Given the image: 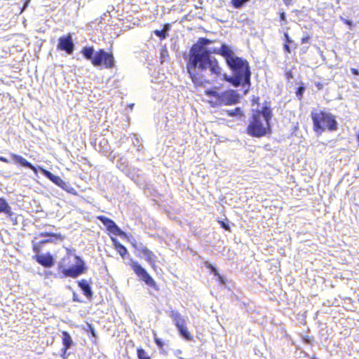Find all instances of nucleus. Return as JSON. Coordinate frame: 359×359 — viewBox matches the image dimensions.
Here are the masks:
<instances>
[{"label": "nucleus", "instance_id": "obj_35", "mask_svg": "<svg viewBox=\"0 0 359 359\" xmlns=\"http://www.w3.org/2000/svg\"><path fill=\"white\" fill-rule=\"evenodd\" d=\"M158 351L160 352H162L163 353H165V352L164 351V349L163 348V342L158 339Z\"/></svg>", "mask_w": 359, "mask_h": 359}, {"label": "nucleus", "instance_id": "obj_5", "mask_svg": "<svg viewBox=\"0 0 359 359\" xmlns=\"http://www.w3.org/2000/svg\"><path fill=\"white\" fill-rule=\"evenodd\" d=\"M311 118L313 123V129L319 134L324 132L326 128L331 131L337 129V121L334 116L330 113L324 111H312Z\"/></svg>", "mask_w": 359, "mask_h": 359}, {"label": "nucleus", "instance_id": "obj_36", "mask_svg": "<svg viewBox=\"0 0 359 359\" xmlns=\"http://www.w3.org/2000/svg\"><path fill=\"white\" fill-rule=\"evenodd\" d=\"M55 241H54L53 238H48V239H45V240H42V241H40V243L43 245L45 243H54Z\"/></svg>", "mask_w": 359, "mask_h": 359}, {"label": "nucleus", "instance_id": "obj_10", "mask_svg": "<svg viewBox=\"0 0 359 359\" xmlns=\"http://www.w3.org/2000/svg\"><path fill=\"white\" fill-rule=\"evenodd\" d=\"M40 170L41 173L49 179L51 182H53L55 184L57 185L62 189L71 193L73 188L69 186V184L65 182L60 176L55 175L50 171L40 168Z\"/></svg>", "mask_w": 359, "mask_h": 359}, {"label": "nucleus", "instance_id": "obj_6", "mask_svg": "<svg viewBox=\"0 0 359 359\" xmlns=\"http://www.w3.org/2000/svg\"><path fill=\"white\" fill-rule=\"evenodd\" d=\"M205 93L208 97L215 98L214 102L216 105H233L238 103L240 100V95L232 89L221 93L214 89H208Z\"/></svg>", "mask_w": 359, "mask_h": 359}, {"label": "nucleus", "instance_id": "obj_23", "mask_svg": "<svg viewBox=\"0 0 359 359\" xmlns=\"http://www.w3.org/2000/svg\"><path fill=\"white\" fill-rule=\"evenodd\" d=\"M39 236L40 237H50V238H53L54 241H62L64 240V236L60 233H51V232H41Z\"/></svg>", "mask_w": 359, "mask_h": 359}, {"label": "nucleus", "instance_id": "obj_32", "mask_svg": "<svg viewBox=\"0 0 359 359\" xmlns=\"http://www.w3.org/2000/svg\"><path fill=\"white\" fill-rule=\"evenodd\" d=\"M294 48V45H291L289 43H284L283 48L285 52L290 53H291V48Z\"/></svg>", "mask_w": 359, "mask_h": 359}, {"label": "nucleus", "instance_id": "obj_38", "mask_svg": "<svg viewBox=\"0 0 359 359\" xmlns=\"http://www.w3.org/2000/svg\"><path fill=\"white\" fill-rule=\"evenodd\" d=\"M341 20L344 21V22L348 25L350 27H351L353 26V22L351 20H346V19H344L341 18Z\"/></svg>", "mask_w": 359, "mask_h": 359}, {"label": "nucleus", "instance_id": "obj_16", "mask_svg": "<svg viewBox=\"0 0 359 359\" xmlns=\"http://www.w3.org/2000/svg\"><path fill=\"white\" fill-rule=\"evenodd\" d=\"M255 114H260V117H262L266 123L270 122L273 115L271 107L269 106L267 104L262 106V109L260 110L257 111Z\"/></svg>", "mask_w": 359, "mask_h": 359}, {"label": "nucleus", "instance_id": "obj_1", "mask_svg": "<svg viewBox=\"0 0 359 359\" xmlns=\"http://www.w3.org/2000/svg\"><path fill=\"white\" fill-rule=\"evenodd\" d=\"M231 50V47L225 43H222L220 48L208 47V51L203 53L201 57L189 72L193 82L196 83L198 82V72H203L207 69H209L211 74L216 77L220 76L222 68L219 67L217 60L212 56V54L220 55L225 60Z\"/></svg>", "mask_w": 359, "mask_h": 359}, {"label": "nucleus", "instance_id": "obj_42", "mask_svg": "<svg viewBox=\"0 0 359 359\" xmlns=\"http://www.w3.org/2000/svg\"><path fill=\"white\" fill-rule=\"evenodd\" d=\"M309 36H305L302 39V43H306L309 41Z\"/></svg>", "mask_w": 359, "mask_h": 359}, {"label": "nucleus", "instance_id": "obj_33", "mask_svg": "<svg viewBox=\"0 0 359 359\" xmlns=\"http://www.w3.org/2000/svg\"><path fill=\"white\" fill-rule=\"evenodd\" d=\"M168 56V53L166 50L162 49L161 51V63L165 60V57Z\"/></svg>", "mask_w": 359, "mask_h": 359}, {"label": "nucleus", "instance_id": "obj_31", "mask_svg": "<svg viewBox=\"0 0 359 359\" xmlns=\"http://www.w3.org/2000/svg\"><path fill=\"white\" fill-rule=\"evenodd\" d=\"M284 38H285V39H284L285 43H289L291 45H294V48H296V45H295L294 42L293 41V40L291 39V38L290 37L289 34L287 32H285Z\"/></svg>", "mask_w": 359, "mask_h": 359}, {"label": "nucleus", "instance_id": "obj_12", "mask_svg": "<svg viewBox=\"0 0 359 359\" xmlns=\"http://www.w3.org/2000/svg\"><path fill=\"white\" fill-rule=\"evenodd\" d=\"M96 218L100 220L111 233L117 236H121L124 233L111 219L104 215H98Z\"/></svg>", "mask_w": 359, "mask_h": 359}, {"label": "nucleus", "instance_id": "obj_15", "mask_svg": "<svg viewBox=\"0 0 359 359\" xmlns=\"http://www.w3.org/2000/svg\"><path fill=\"white\" fill-rule=\"evenodd\" d=\"M62 341L63 347L62 348V358L63 359H67V356L65 355L67 350L71 347L73 344V341L70 334L67 331L62 332Z\"/></svg>", "mask_w": 359, "mask_h": 359}, {"label": "nucleus", "instance_id": "obj_9", "mask_svg": "<svg viewBox=\"0 0 359 359\" xmlns=\"http://www.w3.org/2000/svg\"><path fill=\"white\" fill-rule=\"evenodd\" d=\"M130 266L141 280L148 285H155V281L137 262L132 261L130 263Z\"/></svg>", "mask_w": 359, "mask_h": 359}, {"label": "nucleus", "instance_id": "obj_39", "mask_svg": "<svg viewBox=\"0 0 359 359\" xmlns=\"http://www.w3.org/2000/svg\"><path fill=\"white\" fill-rule=\"evenodd\" d=\"M280 18L281 21H286V15L285 13H280Z\"/></svg>", "mask_w": 359, "mask_h": 359}, {"label": "nucleus", "instance_id": "obj_45", "mask_svg": "<svg viewBox=\"0 0 359 359\" xmlns=\"http://www.w3.org/2000/svg\"><path fill=\"white\" fill-rule=\"evenodd\" d=\"M154 32L156 35H157V30H154Z\"/></svg>", "mask_w": 359, "mask_h": 359}, {"label": "nucleus", "instance_id": "obj_2", "mask_svg": "<svg viewBox=\"0 0 359 359\" xmlns=\"http://www.w3.org/2000/svg\"><path fill=\"white\" fill-rule=\"evenodd\" d=\"M227 67L232 72V75L222 74L223 79L234 87L250 86L251 71L248 62L236 55L232 50L225 59Z\"/></svg>", "mask_w": 359, "mask_h": 359}, {"label": "nucleus", "instance_id": "obj_11", "mask_svg": "<svg viewBox=\"0 0 359 359\" xmlns=\"http://www.w3.org/2000/svg\"><path fill=\"white\" fill-rule=\"evenodd\" d=\"M57 48L60 50H64L67 54L71 55L74 49L72 34H68L66 36H60L58 39Z\"/></svg>", "mask_w": 359, "mask_h": 359}, {"label": "nucleus", "instance_id": "obj_37", "mask_svg": "<svg viewBox=\"0 0 359 359\" xmlns=\"http://www.w3.org/2000/svg\"><path fill=\"white\" fill-rule=\"evenodd\" d=\"M217 278H218V281L219 282V283L221 285H224L225 284V280H224V278L221 276L219 273V276H217Z\"/></svg>", "mask_w": 359, "mask_h": 359}, {"label": "nucleus", "instance_id": "obj_17", "mask_svg": "<svg viewBox=\"0 0 359 359\" xmlns=\"http://www.w3.org/2000/svg\"><path fill=\"white\" fill-rule=\"evenodd\" d=\"M79 287L82 290L83 294L89 299H92L93 292L86 280H81L78 283Z\"/></svg>", "mask_w": 359, "mask_h": 359}, {"label": "nucleus", "instance_id": "obj_20", "mask_svg": "<svg viewBox=\"0 0 359 359\" xmlns=\"http://www.w3.org/2000/svg\"><path fill=\"white\" fill-rule=\"evenodd\" d=\"M0 213H5L9 217H11L13 214L11 206L3 198H0Z\"/></svg>", "mask_w": 359, "mask_h": 359}, {"label": "nucleus", "instance_id": "obj_21", "mask_svg": "<svg viewBox=\"0 0 359 359\" xmlns=\"http://www.w3.org/2000/svg\"><path fill=\"white\" fill-rule=\"evenodd\" d=\"M177 327L182 337H183L184 339L187 341L192 340V335L190 334L187 327L184 325V323L177 325Z\"/></svg>", "mask_w": 359, "mask_h": 359}, {"label": "nucleus", "instance_id": "obj_29", "mask_svg": "<svg viewBox=\"0 0 359 359\" xmlns=\"http://www.w3.org/2000/svg\"><path fill=\"white\" fill-rule=\"evenodd\" d=\"M304 91H305V87L303 86H300L297 88V90H296V95L298 98V100H301L302 97H303V95L304 93Z\"/></svg>", "mask_w": 359, "mask_h": 359}, {"label": "nucleus", "instance_id": "obj_26", "mask_svg": "<svg viewBox=\"0 0 359 359\" xmlns=\"http://www.w3.org/2000/svg\"><path fill=\"white\" fill-rule=\"evenodd\" d=\"M250 0H231V4L235 8H242Z\"/></svg>", "mask_w": 359, "mask_h": 359}, {"label": "nucleus", "instance_id": "obj_28", "mask_svg": "<svg viewBox=\"0 0 359 359\" xmlns=\"http://www.w3.org/2000/svg\"><path fill=\"white\" fill-rule=\"evenodd\" d=\"M137 357L139 359H151L144 350L141 348L137 349Z\"/></svg>", "mask_w": 359, "mask_h": 359}, {"label": "nucleus", "instance_id": "obj_8", "mask_svg": "<svg viewBox=\"0 0 359 359\" xmlns=\"http://www.w3.org/2000/svg\"><path fill=\"white\" fill-rule=\"evenodd\" d=\"M248 134L252 137H261L271 133L270 122L266 123L260 114H253L252 121L247 128Z\"/></svg>", "mask_w": 359, "mask_h": 359}, {"label": "nucleus", "instance_id": "obj_7", "mask_svg": "<svg viewBox=\"0 0 359 359\" xmlns=\"http://www.w3.org/2000/svg\"><path fill=\"white\" fill-rule=\"evenodd\" d=\"M212 42V41L209 39L199 38L197 42L191 47L187 67L188 73L198 61L200 57H201L203 53L208 51V47Z\"/></svg>", "mask_w": 359, "mask_h": 359}, {"label": "nucleus", "instance_id": "obj_14", "mask_svg": "<svg viewBox=\"0 0 359 359\" xmlns=\"http://www.w3.org/2000/svg\"><path fill=\"white\" fill-rule=\"evenodd\" d=\"M10 157H11V160L13 161L14 162L20 164V165H22L23 167H25V168L31 169L32 170H33V172L35 174H37V169H36V168L35 166H34L31 163L27 161L22 156H20V155L16 154H10Z\"/></svg>", "mask_w": 359, "mask_h": 359}, {"label": "nucleus", "instance_id": "obj_22", "mask_svg": "<svg viewBox=\"0 0 359 359\" xmlns=\"http://www.w3.org/2000/svg\"><path fill=\"white\" fill-rule=\"evenodd\" d=\"M170 316L172 319L176 327L177 325H180V324H184L185 323L184 319L182 318L181 314L177 311H171Z\"/></svg>", "mask_w": 359, "mask_h": 359}, {"label": "nucleus", "instance_id": "obj_18", "mask_svg": "<svg viewBox=\"0 0 359 359\" xmlns=\"http://www.w3.org/2000/svg\"><path fill=\"white\" fill-rule=\"evenodd\" d=\"M138 252V255L140 257H144L148 262L152 264V265H154V262L155 255L153 254L151 251H150L147 248L144 247L141 249H139Z\"/></svg>", "mask_w": 359, "mask_h": 359}, {"label": "nucleus", "instance_id": "obj_44", "mask_svg": "<svg viewBox=\"0 0 359 359\" xmlns=\"http://www.w3.org/2000/svg\"><path fill=\"white\" fill-rule=\"evenodd\" d=\"M0 159L4 162H7V160L4 158H1Z\"/></svg>", "mask_w": 359, "mask_h": 359}, {"label": "nucleus", "instance_id": "obj_40", "mask_svg": "<svg viewBox=\"0 0 359 359\" xmlns=\"http://www.w3.org/2000/svg\"><path fill=\"white\" fill-rule=\"evenodd\" d=\"M351 72L353 75H359V71L355 68H351Z\"/></svg>", "mask_w": 359, "mask_h": 359}, {"label": "nucleus", "instance_id": "obj_25", "mask_svg": "<svg viewBox=\"0 0 359 359\" xmlns=\"http://www.w3.org/2000/svg\"><path fill=\"white\" fill-rule=\"evenodd\" d=\"M43 245L40 243V242H32V250L35 253V255H41V252L42 251Z\"/></svg>", "mask_w": 359, "mask_h": 359}, {"label": "nucleus", "instance_id": "obj_30", "mask_svg": "<svg viewBox=\"0 0 359 359\" xmlns=\"http://www.w3.org/2000/svg\"><path fill=\"white\" fill-rule=\"evenodd\" d=\"M228 114L231 116H241V115H242V111L240 107H236L234 109L229 111Z\"/></svg>", "mask_w": 359, "mask_h": 359}, {"label": "nucleus", "instance_id": "obj_46", "mask_svg": "<svg viewBox=\"0 0 359 359\" xmlns=\"http://www.w3.org/2000/svg\"><path fill=\"white\" fill-rule=\"evenodd\" d=\"M74 301L78 302L79 300L77 299H76L75 297H74Z\"/></svg>", "mask_w": 359, "mask_h": 359}, {"label": "nucleus", "instance_id": "obj_4", "mask_svg": "<svg viewBox=\"0 0 359 359\" xmlns=\"http://www.w3.org/2000/svg\"><path fill=\"white\" fill-rule=\"evenodd\" d=\"M58 271L62 277L75 278L87 271L84 261L78 255H67L58 264Z\"/></svg>", "mask_w": 359, "mask_h": 359}, {"label": "nucleus", "instance_id": "obj_41", "mask_svg": "<svg viewBox=\"0 0 359 359\" xmlns=\"http://www.w3.org/2000/svg\"><path fill=\"white\" fill-rule=\"evenodd\" d=\"M285 76L287 79L293 78L292 72L291 71L287 72Z\"/></svg>", "mask_w": 359, "mask_h": 359}, {"label": "nucleus", "instance_id": "obj_24", "mask_svg": "<svg viewBox=\"0 0 359 359\" xmlns=\"http://www.w3.org/2000/svg\"><path fill=\"white\" fill-rule=\"evenodd\" d=\"M170 24H165L161 30H158V38L161 39H165L168 35V32L170 30Z\"/></svg>", "mask_w": 359, "mask_h": 359}, {"label": "nucleus", "instance_id": "obj_27", "mask_svg": "<svg viewBox=\"0 0 359 359\" xmlns=\"http://www.w3.org/2000/svg\"><path fill=\"white\" fill-rule=\"evenodd\" d=\"M205 266L210 271V273L214 274V276H219V272L215 266H214L212 264L208 262H205Z\"/></svg>", "mask_w": 359, "mask_h": 359}, {"label": "nucleus", "instance_id": "obj_19", "mask_svg": "<svg viewBox=\"0 0 359 359\" xmlns=\"http://www.w3.org/2000/svg\"><path fill=\"white\" fill-rule=\"evenodd\" d=\"M111 241L116 251L121 256L122 258H124L125 256L128 254V250L126 248L122 245L116 238H111Z\"/></svg>", "mask_w": 359, "mask_h": 359}, {"label": "nucleus", "instance_id": "obj_43", "mask_svg": "<svg viewBox=\"0 0 359 359\" xmlns=\"http://www.w3.org/2000/svg\"><path fill=\"white\" fill-rule=\"evenodd\" d=\"M292 0H283V2L285 5L288 6L290 4Z\"/></svg>", "mask_w": 359, "mask_h": 359}, {"label": "nucleus", "instance_id": "obj_47", "mask_svg": "<svg viewBox=\"0 0 359 359\" xmlns=\"http://www.w3.org/2000/svg\"><path fill=\"white\" fill-rule=\"evenodd\" d=\"M154 340L157 343V338L156 337H154Z\"/></svg>", "mask_w": 359, "mask_h": 359}, {"label": "nucleus", "instance_id": "obj_3", "mask_svg": "<svg viewBox=\"0 0 359 359\" xmlns=\"http://www.w3.org/2000/svg\"><path fill=\"white\" fill-rule=\"evenodd\" d=\"M81 53L84 58L90 60L94 67L112 69L115 66L114 55L104 49L100 48L95 53L93 46H85L82 48Z\"/></svg>", "mask_w": 359, "mask_h": 359}, {"label": "nucleus", "instance_id": "obj_34", "mask_svg": "<svg viewBox=\"0 0 359 359\" xmlns=\"http://www.w3.org/2000/svg\"><path fill=\"white\" fill-rule=\"evenodd\" d=\"M22 1L24 2V5H23V7L21 8L20 13H22L25 10V8L28 6L31 0H22Z\"/></svg>", "mask_w": 359, "mask_h": 359}, {"label": "nucleus", "instance_id": "obj_13", "mask_svg": "<svg viewBox=\"0 0 359 359\" xmlns=\"http://www.w3.org/2000/svg\"><path fill=\"white\" fill-rule=\"evenodd\" d=\"M33 259L44 267L49 268L54 265V259L50 252L45 255H34Z\"/></svg>", "mask_w": 359, "mask_h": 359}]
</instances>
